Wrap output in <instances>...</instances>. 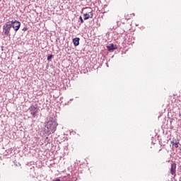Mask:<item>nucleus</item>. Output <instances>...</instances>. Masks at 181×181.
<instances>
[{
    "instance_id": "obj_10",
    "label": "nucleus",
    "mask_w": 181,
    "mask_h": 181,
    "mask_svg": "<svg viewBox=\"0 0 181 181\" xmlns=\"http://www.w3.org/2000/svg\"><path fill=\"white\" fill-rule=\"evenodd\" d=\"M53 57V54H50L47 56V60L48 62H50V60H52V58Z\"/></svg>"
},
{
    "instance_id": "obj_11",
    "label": "nucleus",
    "mask_w": 181,
    "mask_h": 181,
    "mask_svg": "<svg viewBox=\"0 0 181 181\" xmlns=\"http://www.w3.org/2000/svg\"><path fill=\"white\" fill-rule=\"evenodd\" d=\"M93 16H94V14H93L92 11L89 12V18H93Z\"/></svg>"
},
{
    "instance_id": "obj_1",
    "label": "nucleus",
    "mask_w": 181,
    "mask_h": 181,
    "mask_svg": "<svg viewBox=\"0 0 181 181\" xmlns=\"http://www.w3.org/2000/svg\"><path fill=\"white\" fill-rule=\"evenodd\" d=\"M57 125H58L57 122H53V121H49L46 124L45 128H47V129H49V131H51L52 134H54V132H56Z\"/></svg>"
},
{
    "instance_id": "obj_4",
    "label": "nucleus",
    "mask_w": 181,
    "mask_h": 181,
    "mask_svg": "<svg viewBox=\"0 0 181 181\" xmlns=\"http://www.w3.org/2000/svg\"><path fill=\"white\" fill-rule=\"evenodd\" d=\"M28 110H29L31 115H33V118H36V115L39 112V109L37 108V105L35 104L34 105H31Z\"/></svg>"
},
{
    "instance_id": "obj_9",
    "label": "nucleus",
    "mask_w": 181,
    "mask_h": 181,
    "mask_svg": "<svg viewBox=\"0 0 181 181\" xmlns=\"http://www.w3.org/2000/svg\"><path fill=\"white\" fill-rule=\"evenodd\" d=\"M171 144H173L175 148H179V142L174 143L173 141H171Z\"/></svg>"
},
{
    "instance_id": "obj_3",
    "label": "nucleus",
    "mask_w": 181,
    "mask_h": 181,
    "mask_svg": "<svg viewBox=\"0 0 181 181\" xmlns=\"http://www.w3.org/2000/svg\"><path fill=\"white\" fill-rule=\"evenodd\" d=\"M10 25H11V28H13L15 32H18V30H19V29H21V23L20 21H18V20H13L11 21H10Z\"/></svg>"
},
{
    "instance_id": "obj_13",
    "label": "nucleus",
    "mask_w": 181,
    "mask_h": 181,
    "mask_svg": "<svg viewBox=\"0 0 181 181\" xmlns=\"http://www.w3.org/2000/svg\"><path fill=\"white\" fill-rule=\"evenodd\" d=\"M28 30V28L25 27L23 28V32H26Z\"/></svg>"
},
{
    "instance_id": "obj_8",
    "label": "nucleus",
    "mask_w": 181,
    "mask_h": 181,
    "mask_svg": "<svg viewBox=\"0 0 181 181\" xmlns=\"http://www.w3.org/2000/svg\"><path fill=\"white\" fill-rule=\"evenodd\" d=\"M83 19H84V21H87V19H90V14H88V13H85V14H83Z\"/></svg>"
},
{
    "instance_id": "obj_14",
    "label": "nucleus",
    "mask_w": 181,
    "mask_h": 181,
    "mask_svg": "<svg viewBox=\"0 0 181 181\" xmlns=\"http://www.w3.org/2000/svg\"><path fill=\"white\" fill-rule=\"evenodd\" d=\"M45 141H49V137H46Z\"/></svg>"
},
{
    "instance_id": "obj_2",
    "label": "nucleus",
    "mask_w": 181,
    "mask_h": 181,
    "mask_svg": "<svg viewBox=\"0 0 181 181\" xmlns=\"http://www.w3.org/2000/svg\"><path fill=\"white\" fill-rule=\"evenodd\" d=\"M11 29H12L11 21H8L3 26V32L5 36H8V37H11Z\"/></svg>"
},
{
    "instance_id": "obj_6",
    "label": "nucleus",
    "mask_w": 181,
    "mask_h": 181,
    "mask_svg": "<svg viewBox=\"0 0 181 181\" xmlns=\"http://www.w3.org/2000/svg\"><path fill=\"white\" fill-rule=\"evenodd\" d=\"M107 49L108 52H114V50H117V45H114V44H110L107 46Z\"/></svg>"
},
{
    "instance_id": "obj_15",
    "label": "nucleus",
    "mask_w": 181,
    "mask_h": 181,
    "mask_svg": "<svg viewBox=\"0 0 181 181\" xmlns=\"http://www.w3.org/2000/svg\"><path fill=\"white\" fill-rule=\"evenodd\" d=\"M178 181H181V176L179 177Z\"/></svg>"
},
{
    "instance_id": "obj_5",
    "label": "nucleus",
    "mask_w": 181,
    "mask_h": 181,
    "mask_svg": "<svg viewBox=\"0 0 181 181\" xmlns=\"http://www.w3.org/2000/svg\"><path fill=\"white\" fill-rule=\"evenodd\" d=\"M176 166H177L176 163H173L171 164V168H170L171 175H176Z\"/></svg>"
},
{
    "instance_id": "obj_16",
    "label": "nucleus",
    "mask_w": 181,
    "mask_h": 181,
    "mask_svg": "<svg viewBox=\"0 0 181 181\" xmlns=\"http://www.w3.org/2000/svg\"><path fill=\"white\" fill-rule=\"evenodd\" d=\"M47 134H52V133L50 132V130L48 131Z\"/></svg>"
},
{
    "instance_id": "obj_12",
    "label": "nucleus",
    "mask_w": 181,
    "mask_h": 181,
    "mask_svg": "<svg viewBox=\"0 0 181 181\" xmlns=\"http://www.w3.org/2000/svg\"><path fill=\"white\" fill-rule=\"evenodd\" d=\"M79 20L81 21V23H84V20L83 19V17L80 16Z\"/></svg>"
},
{
    "instance_id": "obj_7",
    "label": "nucleus",
    "mask_w": 181,
    "mask_h": 181,
    "mask_svg": "<svg viewBox=\"0 0 181 181\" xmlns=\"http://www.w3.org/2000/svg\"><path fill=\"white\" fill-rule=\"evenodd\" d=\"M74 45L77 47L80 45V37H75L72 40Z\"/></svg>"
}]
</instances>
